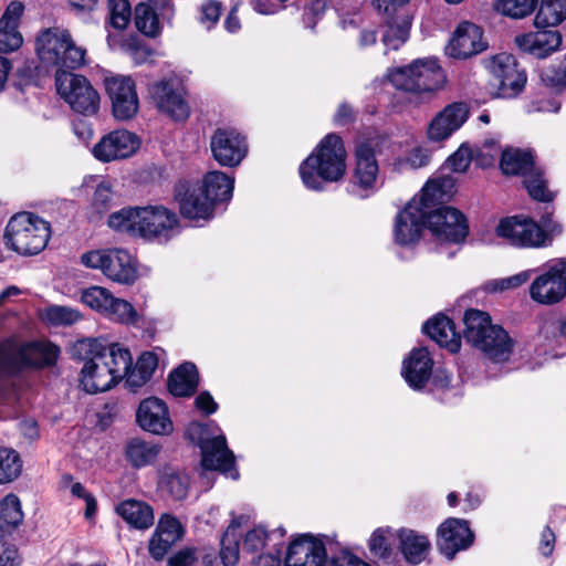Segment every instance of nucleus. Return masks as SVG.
Wrapping results in <instances>:
<instances>
[{
	"instance_id": "nucleus-1",
	"label": "nucleus",
	"mask_w": 566,
	"mask_h": 566,
	"mask_svg": "<svg viewBox=\"0 0 566 566\" xmlns=\"http://www.w3.org/2000/svg\"><path fill=\"white\" fill-rule=\"evenodd\" d=\"M109 228L149 241L167 242L178 232V217L164 206L128 207L113 212Z\"/></svg>"
},
{
	"instance_id": "nucleus-2",
	"label": "nucleus",
	"mask_w": 566,
	"mask_h": 566,
	"mask_svg": "<svg viewBox=\"0 0 566 566\" xmlns=\"http://www.w3.org/2000/svg\"><path fill=\"white\" fill-rule=\"evenodd\" d=\"M346 170V151L343 140L336 134H328L300 166L303 184L316 191L324 182L338 181Z\"/></svg>"
},
{
	"instance_id": "nucleus-3",
	"label": "nucleus",
	"mask_w": 566,
	"mask_h": 566,
	"mask_svg": "<svg viewBox=\"0 0 566 566\" xmlns=\"http://www.w3.org/2000/svg\"><path fill=\"white\" fill-rule=\"evenodd\" d=\"M464 339L493 361H505L512 354L514 342L500 325L492 324L486 312L470 308L463 316Z\"/></svg>"
},
{
	"instance_id": "nucleus-4",
	"label": "nucleus",
	"mask_w": 566,
	"mask_h": 566,
	"mask_svg": "<svg viewBox=\"0 0 566 566\" xmlns=\"http://www.w3.org/2000/svg\"><path fill=\"white\" fill-rule=\"evenodd\" d=\"M449 179L429 180L422 188L420 196L412 198L400 210L395 220V241L400 245H408L419 241L422 230L427 227L426 213L440 197L443 184Z\"/></svg>"
},
{
	"instance_id": "nucleus-5",
	"label": "nucleus",
	"mask_w": 566,
	"mask_h": 566,
	"mask_svg": "<svg viewBox=\"0 0 566 566\" xmlns=\"http://www.w3.org/2000/svg\"><path fill=\"white\" fill-rule=\"evenodd\" d=\"M562 233V226L545 213L541 223L530 218L517 216L502 219L496 227V234L509 240L512 245L521 248H542L549 244L555 235Z\"/></svg>"
},
{
	"instance_id": "nucleus-6",
	"label": "nucleus",
	"mask_w": 566,
	"mask_h": 566,
	"mask_svg": "<svg viewBox=\"0 0 566 566\" xmlns=\"http://www.w3.org/2000/svg\"><path fill=\"white\" fill-rule=\"evenodd\" d=\"M51 237L50 223L31 212L14 214L6 227L8 248L22 255L40 253Z\"/></svg>"
},
{
	"instance_id": "nucleus-7",
	"label": "nucleus",
	"mask_w": 566,
	"mask_h": 566,
	"mask_svg": "<svg viewBox=\"0 0 566 566\" xmlns=\"http://www.w3.org/2000/svg\"><path fill=\"white\" fill-rule=\"evenodd\" d=\"M389 82L399 91L415 95L432 93L442 87L446 75L436 59H418L408 65L388 71Z\"/></svg>"
},
{
	"instance_id": "nucleus-8",
	"label": "nucleus",
	"mask_w": 566,
	"mask_h": 566,
	"mask_svg": "<svg viewBox=\"0 0 566 566\" xmlns=\"http://www.w3.org/2000/svg\"><path fill=\"white\" fill-rule=\"evenodd\" d=\"M285 566H370L348 551L327 560L323 541L311 533L295 538L287 548Z\"/></svg>"
},
{
	"instance_id": "nucleus-9",
	"label": "nucleus",
	"mask_w": 566,
	"mask_h": 566,
	"mask_svg": "<svg viewBox=\"0 0 566 566\" xmlns=\"http://www.w3.org/2000/svg\"><path fill=\"white\" fill-rule=\"evenodd\" d=\"M60 348L48 342L19 345L10 339L0 342V374H14L24 367L53 365Z\"/></svg>"
},
{
	"instance_id": "nucleus-10",
	"label": "nucleus",
	"mask_w": 566,
	"mask_h": 566,
	"mask_svg": "<svg viewBox=\"0 0 566 566\" xmlns=\"http://www.w3.org/2000/svg\"><path fill=\"white\" fill-rule=\"evenodd\" d=\"M36 53L45 65L76 69L84 63L85 50L76 46L67 30H44L36 39Z\"/></svg>"
},
{
	"instance_id": "nucleus-11",
	"label": "nucleus",
	"mask_w": 566,
	"mask_h": 566,
	"mask_svg": "<svg viewBox=\"0 0 566 566\" xmlns=\"http://www.w3.org/2000/svg\"><path fill=\"white\" fill-rule=\"evenodd\" d=\"M492 75L489 93L494 97L512 98L517 96L526 83V74L518 69L516 59L509 53H500L483 61Z\"/></svg>"
},
{
	"instance_id": "nucleus-12",
	"label": "nucleus",
	"mask_w": 566,
	"mask_h": 566,
	"mask_svg": "<svg viewBox=\"0 0 566 566\" xmlns=\"http://www.w3.org/2000/svg\"><path fill=\"white\" fill-rule=\"evenodd\" d=\"M443 179H449L450 182L443 184L440 197H438L434 206L429 209V213H426V224L439 240L460 243L467 238L469 231L465 217L452 207L436 208L437 203L447 193V189L450 190L453 187L452 178L444 177Z\"/></svg>"
},
{
	"instance_id": "nucleus-13",
	"label": "nucleus",
	"mask_w": 566,
	"mask_h": 566,
	"mask_svg": "<svg viewBox=\"0 0 566 566\" xmlns=\"http://www.w3.org/2000/svg\"><path fill=\"white\" fill-rule=\"evenodd\" d=\"M55 84L57 93L74 112L85 116L97 113L99 95L85 76L61 72L55 76Z\"/></svg>"
},
{
	"instance_id": "nucleus-14",
	"label": "nucleus",
	"mask_w": 566,
	"mask_h": 566,
	"mask_svg": "<svg viewBox=\"0 0 566 566\" xmlns=\"http://www.w3.org/2000/svg\"><path fill=\"white\" fill-rule=\"evenodd\" d=\"M88 353L103 355V361L107 364V369L115 377L116 382L123 378H128L132 369V355L128 349L118 344L104 345L98 339L78 340L73 346V356L78 359H86Z\"/></svg>"
},
{
	"instance_id": "nucleus-15",
	"label": "nucleus",
	"mask_w": 566,
	"mask_h": 566,
	"mask_svg": "<svg viewBox=\"0 0 566 566\" xmlns=\"http://www.w3.org/2000/svg\"><path fill=\"white\" fill-rule=\"evenodd\" d=\"M81 300L85 305L112 321L132 325L139 321L138 313L129 302L115 297L105 287L91 286L83 291Z\"/></svg>"
},
{
	"instance_id": "nucleus-16",
	"label": "nucleus",
	"mask_w": 566,
	"mask_h": 566,
	"mask_svg": "<svg viewBox=\"0 0 566 566\" xmlns=\"http://www.w3.org/2000/svg\"><path fill=\"white\" fill-rule=\"evenodd\" d=\"M213 159L223 167H237L248 154L245 138L232 128H217L210 138Z\"/></svg>"
},
{
	"instance_id": "nucleus-17",
	"label": "nucleus",
	"mask_w": 566,
	"mask_h": 566,
	"mask_svg": "<svg viewBox=\"0 0 566 566\" xmlns=\"http://www.w3.org/2000/svg\"><path fill=\"white\" fill-rule=\"evenodd\" d=\"M532 300L539 304H556L566 295V260H560L537 276L530 287Z\"/></svg>"
},
{
	"instance_id": "nucleus-18",
	"label": "nucleus",
	"mask_w": 566,
	"mask_h": 566,
	"mask_svg": "<svg viewBox=\"0 0 566 566\" xmlns=\"http://www.w3.org/2000/svg\"><path fill=\"white\" fill-rule=\"evenodd\" d=\"M105 86L115 118L126 120L134 117L139 107L135 82L129 76L117 75L106 78Z\"/></svg>"
},
{
	"instance_id": "nucleus-19",
	"label": "nucleus",
	"mask_w": 566,
	"mask_h": 566,
	"mask_svg": "<svg viewBox=\"0 0 566 566\" xmlns=\"http://www.w3.org/2000/svg\"><path fill=\"white\" fill-rule=\"evenodd\" d=\"M149 94L157 107L176 120H185L189 116V106L184 98L181 88L175 81L161 80L149 86Z\"/></svg>"
},
{
	"instance_id": "nucleus-20",
	"label": "nucleus",
	"mask_w": 566,
	"mask_h": 566,
	"mask_svg": "<svg viewBox=\"0 0 566 566\" xmlns=\"http://www.w3.org/2000/svg\"><path fill=\"white\" fill-rule=\"evenodd\" d=\"M139 147L138 137L126 130L118 129L105 135L93 148L94 156L104 163L132 156Z\"/></svg>"
},
{
	"instance_id": "nucleus-21",
	"label": "nucleus",
	"mask_w": 566,
	"mask_h": 566,
	"mask_svg": "<svg viewBox=\"0 0 566 566\" xmlns=\"http://www.w3.org/2000/svg\"><path fill=\"white\" fill-rule=\"evenodd\" d=\"M136 420L143 430L154 434L167 436L174 430L166 403L155 397L144 399L139 403Z\"/></svg>"
},
{
	"instance_id": "nucleus-22",
	"label": "nucleus",
	"mask_w": 566,
	"mask_h": 566,
	"mask_svg": "<svg viewBox=\"0 0 566 566\" xmlns=\"http://www.w3.org/2000/svg\"><path fill=\"white\" fill-rule=\"evenodd\" d=\"M482 38L483 31L479 25L469 21L460 22L448 45L449 55L464 60L482 52L486 48Z\"/></svg>"
},
{
	"instance_id": "nucleus-23",
	"label": "nucleus",
	"mask_w": 566,
	"mask_h": 566,
	"mask_svg": "<svg viewBox=\"0 0 566 566\" xmlns=\"http://www.w3.org/2000/svg\"><path fill=\"white\" fill-rule=\"evenodd\" d=\"M81 371L80 384L87 394H97L109 390L117 382L107 364L103 361V355L88 353Z\"/></svg>"
},
{
	"instance_id": "nucleus-24",
	"label": "nucleus",
	"mask_w": 566,
	"mask_h": 566,
	"mask_svg": "<svg viewBox=\"0 0 566 566\" xmlns=\"http://www.w3.org/2000/svg\"><path fill=\"white\" fill-rule=\"evenodd\" d=\"M201 465L206 470L228 473L231 471V478L238 479L239 473L234 469V454L228 448L224 436H218L207 440L201 449Z\"/></svg>"
},
{
	"instance_id": "nucleus-25",
	"label": "nucleus",
	"mask_w": 566,
	"mask_h": 566,
	"mask_svg": "<svg viewBox=\"0 0 566 566\" xmlns=\"http://www.w3.org/2000/svg\"><path fill=\"white\" fill-rule=\"evenodd\" d=\"M469 108L464 103H452L444 107L431 122L428 135L431 140L440 142L448 138L467 120Z\"/></svg>"
},
{
	"instance_id": "nucleus-26",
	"label": "nucleus",
	"mask_w": 566,
	"mask_h": 566,
	"mask_svg": "<svg viewBox=\"0 0 566 566\" xmlns=\"http://www.w3.org/2000/svg\"><path fill=\"white\" fill-rule=\"evenodd\" d=\"M517 48L534 57L545 59L562 44V34L556 30H542L515 36Z\"/></svg>"
},
{
	"instance_id": "nucleus-27",
	"label": "nucleus",
	"mask_w": 566,
	"mask_h": 566,
	"mask_svg": "<svg viewBox=\"0 0 566 566\" xmlns=\"http://www.w3.org/2000/svg\"><path fill=\"white\" fill-rule=\"evenodd\" d=\"M356 168L354 171V186L366 191L360 197H367L369 190H374L378 177V163L373 147L367 143H360L356 147Z\"/></svg>"
},
{
	"instance_id": "nucleus-28",
	"label": "nucleus",
	"mask_w": 566,
	"mask_h": 566,
	"mask_svg": "<svg viewBox=\"0 0 566 566\" xmlns=\"http://www.w3.org/2000/svg\"><path fill=\"white\" fill-rule=\"evenodd\" d=\"M433 360L427 348L411 350L403 360L401 374L413 389H421L432 374Z\"/></svg>"
},
{
	"instance_id": "nucleus-29",
	"label": "nucleus",
	"mask_w": 566,
	"mask_h": 566,
	"mask_svg": "<svg viewBox=\"0 0 566 566\" xmlns=\"http://www.w3.org/2000/svg\"><path fill=\"white\" fill-rule=\"evenodd\" d=\"M104 275L109 280L130 285L137 279V268L132 255L123 249H108Z\"/></svg>"
},
{
	"instance_id": "nucleus-30",
	"label": "nucleus",
	"mask_w": 566,
	"mask_h": 566,
	"mask_svg": "<svg viewBox=\"0 0 566 566\" xmlns=\"http://www.w3.org/2000/svg\"><path fill=\"white\" fill-rule=\"evenodd\" d=\"M423 332L441 347L450 353L461 348V336L457 333L454 323L446 315L438 314L423 325Z\"/></svg>"
},
{
	"instance_id": "nucleus-31",
	"label": "nucleus",
	"mask_w": 566,
	"mask_h": 566,
	"mask_svg": "<svg viewBox=\"0 0 566 566\" xmlns=\"http://www.w3.org/2000/svg\"><path fill=\"white\" fill-rule=\"evenodd\" d=\"M116 513L132 527L147 530L155 521L153 507L144 502L128 499L116 505Z\"/></svg>"
},
{
	"instance_id": "nucleus-32",
	"label": "nucleus",
	"mask_w": 566,
	"mask_h": 566,
	"mask_svg": "<svg viewBox=\"0 0 566 566\" xmlns=\"http://www.w3.org/2000/svg\"><path fill=\"white\" fill-rule=\"evenodd\" d=\"M161 452V446L142 438H132L125 446V459L134 469L153 465Z\"/></svg>"
},
{
	"instance_id": "nucleus-33",
	"label": "nucleus",
	"mask_w": 566,
	"mask_h": 566,
	"mask_svg": "<svg viewBox=\"0 0 566 566\" xmlns=\"http://www.w3.org/2000/svg\"><path fill=\"white\" fill-rule=\"evenodd\" d=\"M386 18L382 42L388 50H398L409 38L411 17L407 11H397Z\"/></svg>"
},
{
	"instance_id": "nucleus-34",
	"label": "nucleus",
	"mask_w": 566,
	"mask_h": 566,
	"mask_svg": "<svg viewBox=\"0 0 566 566\" xmlns=\"http://www.w3.org/2000/svg\"><path fill=\"white\" fill-rule=\"evenodd\" d=\"M199 385V375L195 364L184 363L168 378L169 392L176 397H189Z\"/></svg>"
},
{
	"instance_id": "nucleus-35",
	"label": "nucleus",
	"mask_w": 566,
	"mask_h": 566,
	"mask_svg": "<svg viewBox=\"0 0 566 566\" xmlns=\"http://www.w3.org/2000/svg\"><path fill=\"white\" fill-rule=\"evenodd\" d=\"M213 206L201 187L189 189L180 200V213L192 220H207L212 216Z\"/></svg>"
},
{
	"instance_id": "nucleus-36",
	"label": "nucleus",
	"mask_w": 566,
	"mask_h": 566,
	"mask_svg": "<svg viewBox=\"0 0 566 566\" xmlns=\"http://www.w3.org/2000/svg\"><path fill=\"white\" fill-rule=\"evenodd\" d=\"M500 166L503 174L524 178L536 168L532 151L517 148L504 150Z\"/></svg>"
},
{
	"instance_id": "nucleus-37",
	"label": "nucleus",
	"mask_w": 566,
	"mask_h": 566,
	"mask_svg": "<svg viewBox=\"0 0 566 566\" xmlns=\"http://www.w3.org/2000/svg\"><path fill=\"white\" fill-rule=\"evenodd\" d=\"M234 179L222 171H210L205 176L202 190L211 200L212 206L216 202L228 201L232 197Z\"/></svg>"
},
{
	"instance_id": "nucleus-38",
	"label": "nucleus",
	"mask_w": 566,
	"mask_h": 566,
	"mask_svg": "<svg viewBox=\"0 0 566 566\" xmlns=\"http://www.w3.org/2000/svg\"><path fill=\"white\" fill-rule=\"evenodd\" d=\"M565 19L566 0H541L534 25L537 29H546L560 24Z\"/></svg>"
},
{
	"instance_id": "nucleus-39",
	"label": "nucleus",
	"mask_w": 566,
	"mask_h": 566,
	"mask_svg": "<svg viewBox=\"0 0 566 566\" xmlns=\"http://www.w3.org/2000/svg\"><path fill=\"white\" fill-rule=\"evenodd\" d=\"M159 488L174 500H182L188 494L189 478L186 474L165 468L159 476Z\"/></svg>"
},
{
	"instance_id": "nucleus-40",
	"label": "nucleus",
	"mask_w": 566,
	"mask_h": 566,
	"mask_svg": "<svg viewBox=\"0 0 566 566\" xmlns=\"http://www.w3.org/2000/svg\"><path fill=\"white\" fill-rule=\"evenodd\" d=\"M158 366L157 356L154 353H143L134 368L130 369L127 378V385L130 388H138L145 385Z\"/></svg>"
},
{
	"instance_id": "nucleus-41",
	"label": "nucleus",
	"mask_w": 566,
	"mask_h": 566,
	"mask_svg": "<svg viewBox=\"0 0 566 566\" xmlns=\"http://www.w3.org/2000/svg\"><path fill=\"white\" fill-rule=\"evenodd\" d=\"M474 542V533H438L437 546L448 559L462 549L469 548Z\"/></svg>"
},
{
	"instance_id": "nucleus-42",
	"label": "nucleus",
	"mask_w": 566,
	"mask_h": 566,
	"mask_svg": "<svg viewBox=\"0 0 566 566\" xmlns=\"http://www.w3.org/2000/svg\"><path fill=\"white\" fill-rule=\"evenodd\" d=\"M400 549L406 560L416 565L424 559L429 549V541L424 535L402 533Z\"/></svg>"
},
{
	"instance_id": "nucleus-43",
	"label": "nucleus",
	"mask_w": 566,
	"mask_h": 566,
	"mask_svg": "<svg viewBox=\"0 0 566 566\" xmlns=\"http://www.w3.org/2000/svg\"><path fill=\"white\" fill-rule=\"evenodd\" d=\"M22 521L23 513L19 497L8 494L0 501V531L14 530Z\"/></svg>"
},
{
	"instance_id": "nucleus-44",
	"label": "nucleus",
	"mask_w": 566,
	"mask_h": 566,
	"mask_svg": "<svg viewBox=\"0 0 566 566\" xmlns=\"http://www.w3.org/2000/svg\"><path fill=\"white\" fill-rule=\"evenodd\" d=\"M135 25L139 32L147 36H157L160 33V23L155 10L145 3L135 9Z\"/></svg>"
},
{
	"instance_id": "nucleus-45",
	"label": "nucleus",
	"mask_w": 566,
	"mask_h": 566,
	"mask_svg": "<svg viewBox=\"0 0 566 566\" xmlns=\"http://www.w3.org/2000/svg\"><path fill=\"white\" fill-rule=\"evenodd\" d=\"M22 470L20 455L13 449L0 448V484L15 480Z\"/></svg>"
},
{
	"instance_id": "nucleus-46",
	"label": "nucleus",
	"mask_w": 566,
	"mask_h": 566,
	"mask_svg": "<svg viewBox=\"0 0 566 566\" xmlns=\"http://www.w3.org/2000/svg\"><path fill=\"white\" fill-rule=\"evenodd\" d=\"M543 83L556 93L566 90V56L542 70Z\"/></svg>"
},
{
	"instance_id": "nucleus-47",
	"label": "nucleus",
	"mask_w": 566,
	"mask_h": 566,
	"mask_svg": "<svg viewBox=\"0 0 566 566\" xmlns=\"http://www.w3.org/2000/svg\"><path fill=\"white\" fill-rule=\"evenodd\" d=\"M524 186L528 195L537 201L549 202L554 195L547 189L546 180L538 167L524 178Z\"/></svg>"
},
{
	"instance_id": "nucleus-48",
	"label": "nucleus",
	"mask_w": 566,
	"mask_h": 566,
	"mask_svg": "<svg viewBox=\"0 0 566 566\" xmlns=\"http://www.w3.org/2000/svg\"><path fill=\"white\" fill-rule=\"evenodd\" d=\"M538 3V0H497L496 9L502 14L523 19L532 14Z\"/></svg>"
},
{
	"instance_id": "nucleus-49",
	"label": "nucleus",
	"mask_w": 566,
	"mask_h": 566,
	"mask_svg": "<svg viewBox=\"0 0 566 566\" xmlns=\"http://www.w3.org/2000/svg\"><path fill=\"white\" fill-rule=\"evenodd\" d=\"M181 535L182 533H154L148 544L150 556L157 562L163 560Z\"/></svg>"
},
{
	"instance_id": "nucleus-50",
	"label": "nucleus",
	"mask_w": 566,
	"mask_h": 566,
	"mask_svg": "<svg viewBox=\"0 0 566 566\" xmlns=\"http://www.w3.org/2000/svg\"><path fill=\"white\" fill-rule=\"evenodd\" d=\"M108 23L116 30H124L132 18V9L128 0H108Z\"/></svg>"
},
{
	"instance_id": "nucleus-51",
	"label": "nucleus",
	"mask_w": 566,
	"mask_h": 566,
	"mask_svg": "<svg viewBox=\"0 0 566 566\" xmlns=\"http://www.w3.org/2000/svg\"><path fill=\"white\" fill-rule=\"evenodd\" d=\"M241 533H223L220 558L223 566H235L239 562Z\"/></svg>"
},
{
	"instance_id": "nucleus-52",
	"label": "nucleus",
	"mask_w": 566,
	"mask_h": 566,
	"mask_svg": "<svg viewBox=\"0 0 566 566\" xmlns=\"http://www.w3.org/2000/svg\"><path fill=\"white\" fill-rule=\"evenodd\" d=\"M115 203V193L108 182H101L93 195L91 208L96 214L102 216Z\"/></svg>"
},
{
	"instance_id": "nucleus-53",
	"label": "nucleus",
	"mask_w": 566,
	"mask_h": 566,
	"mask_svg": "<svg viewBox=\"0 0 566 566\" xmlns=\"http://www.w3.org/2000/svg\"><path fill=\"white\" fill-rule=\"evenodd\" d=\"M45 317L53 325H72L81 319V314L74 308L54 305L46 310Z\"/></svg>"
},
{
	"instance_id": "nucleus-54",
	"label": "nucleus",
	"mask_w": 566,
	"mask_h": 566,
	"mask_svg": "<svg viewBox=\"0 0 566 566\" xmlns=\"http://www.w3.org/2000/svg\"><path fill=\"white\" fill-rule=\"evenodd\" d=\"M23 43V38L13 24L0 22V52L8 53L18 50Z\"/></svg>"
},
{
	"instance_id": "nucleus-55",
	"label": "nucleus",
	"mask_w": 566,
	"mask_h": 566,
	"mask_svg": "<svg viewBox=\"0 0 566 566\" xmlns=\"http://www.w3.org/2000/svg\"><path fill=\"white\" fill-rule=\"evenodd\" d=\"M22 556L14 543L2 533L0 535V566H20Z\"/></svg>"
},
{
	"instance_id": "nucleus-56",
	"label": "nucleus",
	"mask_w": 566,
	"mask_h": 566,
	"mask_svg": "<svg viewBox=\"0 0 566 566\" xmlns=\"http://www.w3.org/2000/svg\"><path fill=\"white\" fill-rule=\"evenodd\" d=\"M369 551L374 557L382 559L385 563H389L394 554L392 544L389 538L382 533L374 534L369 539Z\"/></svg>"
},
{
	"instance_id": "nucleus-57",
	"label": "nucleus",
	"mask_w": 566,
	"mask_h": 566,
	"mask_svg": "<svg viewBox=\"0 0 566 566\" xmlns=\"http://www.w3.org/2000/svg\"><path fill=\"white\" fill-rule=\"evenodd\" d=\"M531 274L532 271H523L505 279L492 281L486 284V289L496 292L518 287L531 279Z\"/></svg>"
},
{
	"instance_id": "nucleus-58",
	"label": "nucleus",
	"mask_w": 566,
	"mask_h": 566,
	"mask_svg": "<svg viewBox=\"0 0 566 566\" xmlns=\"http://www.w3.org/2000/svg\"><path fill=\"white\" fill-rule=\"evenodd\" d=\"M198 560V549L196 547H185L167 560V566H195Z\"/></svg>"
},
{
	"instance_id": "nucleus-59",
	"label": "nucleus",
	"mask_w": 566,
	"mask_h": 566,
	"mask_svg": "<svg viewBox=\"0 0 566 566\" xmlns=\"http://www.w3.org/2000/svg\"><path fill=\"white\" fill-rule=\"evenodd\" d=\"M472 159V154L469 147L462 145L459 149L448 158V165L453 171L463 172L468 169Z\"/></svg>"
},
{
	"instance_id": "nucleus-60",
	"label": "nucleus",
	"mask_w": 566,
	"mask_h": 566,
	"mask_svg": "<svg viewBox=\"0 0 566 566\" xmlns=\"http://www.w3.org/2000/svg\"><path fill=\"white\" fill-rule=\"evenodd\" d=\"M429 163V155L427 150L422 148H413L409 154L400 160L399 165L401 168L418 169Z\"/></svg>"
},
{
	"instance_id": "nucleus-61",
	"label": "nucleus",
	"mask_w": 566,
	"mask_h": 566,
	"mask_svg": "<svg viewBox=\"0 0 566 566\" xmlns=\"http://www.w3.org/2000/svg\"><path fill=\"white\" fill-rule=\"evenodd\" d=\"M108 255V249L106 250H94L88 251L81 256V262L83 265L90 269L101 270L104 272L105 263Z\"/></svg>"
},
{
	"instance_id": "nucleus-62",
	"label": "nucleus",
	"mask_w": 566,
	"mask_h": 566,
	"mask_svg": "<svg viewBox=\"0 0 566 566\" xmlns=\"http://www.w3.org/2000/svg\"><path fill=\"white\" fill-rule=\"evenodd\" d=\"M410 0H371V6L377 12L384 15H390L397 11H406L403 7Z\"/></svg>"
},
{
	"instance_id": "nucleus-63",
	"label": "nucleus",
	"mask_w": 566,
	"mask_h": 566,
	"mask_svg": "<svg viewBox=\"0 0 566 566\" xmlns=\"http://www.w3.org/2000/svg\"><path fill=\"white\" fill-rule=\"evenodd\" d=\"M208 429L206 426L192 422L189 424L187 429V437L188 439L193 443L200 447L202 449V444L207 442V440H210L211 438L207 437Z\"/></svg>"
},
{
	"instance_id": "nucleus-64",
	"label": "nucleus",
	"mask_w": 566,
	"mask_h": 566,
	"mask_svg": "<svg viewBox=\"0 0 566 566\" xmlns=\"http://www.w3.org/2000/svg\"><path fill=\"white\" fill-rule=\"evenodd\" d=\"M195 406L206 416L216 412L218 409V403L208 391H202L197 396L195 399Z\"/></svg>"
}]
</instances>
